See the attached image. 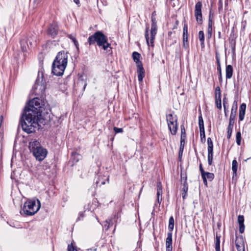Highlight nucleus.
Returning a JSON list of instances; mask_svg holds the SVG:
<instances>
[{"label": "nucleus", "instance_id": "bb28decb", "mask_svg": "<svg viewBox=\"0 0 251 251\" xmlns=\"http://www.w3.org/2000/svg\"><path fill=\"white\" fill-rule=\"evenodd\" d=\"M180 128H181V133L180 141H182V142H184V140L186 138V132H185L184 126L183 125H181L180 126Z\"/></svg>", "mask_w": 251, "mask_h": 251}, {"label": "nucleus", "instance_id": "e433bc0d", "mask_svg": "<svg viewBox=\"0 0 251 251\" xmlns=\"http://www.w3.org/2000/svg\"><path fill=\"white\" fill-rule=\"evenodd\" d=\"M105 223H107L108 224V226H107V227L106 228V230H108L109 228L111 226L113 225V219H108L105 221Z\"/></svg>", "mask_w": 251, "mask_h": 251}, {"label": "nucleus", "instance_id": "20e7f679", "mask_svg": "<svg viewBox=\"0 0 251 251\" xmlns=\"http://www.w3.org/2000/svg\"><path fill=\"white\" fill-rule=\"evenodd\" d=\"M29 149L36 159L39 161L43 160L47 156V150L43 148L40 142L36 139L32 140L29 142Z\"/></svg>", "mask_w": 251, "mask_h": 251}, {"label": "nucleus", "instance_id": "052dcab7", "mask_svg": "<svg viewBox=\"0 0 251 251\" xmlns=\"http://www.w3.org/2000/svg\"><path fill=\"white\" fill-rule=\"evenodd\" d=\"M231 49H232V51L233 53H234L235 50V42L234 43L233 45H232Z\"/></svg>", "mask_w": 251, "mask_h": 251}, {"label": "nucleus", "instance_id": "79ce46f5", "mask_svg": "<svg viewBox=\"0 0 251 251\" xmlns=\"http://www.w3.org/2000/svg\"><path fill=\"white\" fill-rule=\"evenodd\" d=\"M84 212L85 211L80 212L79 213L78 217L77 218V221H80L82 219V218L84 217Z\"/></svg>", "mask_w": 251, "mask_h": 251}, {"label": "nucleus", "instance_id": "8fccbe9b", "mask_svg": "<svg viewBox=\"0 0 251 251\" xmlns=\"http://www.w3.org/2000/svg\"><path fill=\"white\" fill-rule=\"evenodd\" d=\"M73 43H74L76 49H77V50H79V44H78V42H77L76 39L75 40V41H74Z\"/></svg>", "mask_w": 251, "mask_h": 251}, {"label": "nucleus", "instance_id": "c756f323", "mask_svg": "<svg viewBox=\"0 0 251 251\" xmlns=\"http://www.w3.org/2000/svg\"><path fill=\"white\" fill-rule=\"evenodd\" d=\"M199 126L200 130L204 129V122L201 115L199 116Z\"/></svg>", "mask_w": 251, "mask_h": 251}, {"label": "nucleus", "instance_id": "4be33fe9", "mask_svg": "<svg viewBox=\"0 0 251 251\" xmlns=\"http://www.w3.org/2000/svg\"><path fill=\"white\" fill-rule=\"evenodd\" d=\"M21 46V50L23 52H25L27 50V48L28 45L27 43V40L25 39H22L20 41Z\"/></svg>", "mask_w": 251, "mask_h": 251}, {"label": "nucleus", "instance_id": "69168bd1", "mask_svg": "<svg viewBox=\"0 0 251 251\" xmlns=\"http://www.w3.org/2000/svg\"><path fill=\"white\" fill-rule=\"evenodd\" d=\"M218 38L219 39L221 38V32L220 31L218 32Z\"/></svg>", "mask_w": 251, "mask_h": 251}, {"label": "nucleus", "instance_id": "774afa93", "mask_svg": "<svg viewBox=\"0 0 251 251\" xmlns=\"http://www.w3.org/2000/svg\"><path fill=\"white\" fill-rule=\"evenodd\" d=\"M107 226H108V224L105 223V224L104 225V226L105 228V229L106 228Z\"/></svg>", "mask_w": 251, "mask_h": 251}, {"label": "nucleus", "instance_id": "6e6d98bb", "mask_svg": "<svg viewBox=\"0 0 251 251\" xmlns=\"http://www.w3.org/2000/svg\"><path fill=\"white\" fill-rule=\"evenodd\" d=\"M215 101H222L221 100V95H215Z\"/></svg>", "mask_w": 251, "mask_h": 251}, {"label": "nucleus", "instance_id": "13d9d810", "mask_svg": "<svg viewBox=\"0 0 251 251\" xmlns=\"http://www.w3.org/2000/svg\"><path fill=\"white\" fill-rule=\"evenodd\" d=\"M232 132L231 131H228L227 130V139H229L231 136L232 135Z\"/></svg>", "mask_w": 251, "mask_h": 251}, {"label": "nucleus", "instance_id": "4c0bfd02", "mask_svg": "<svg viewBox=\"0 0 251 251\" xmlns=\"http://www.w3.org/2000/svg\"><path fill=\"white\" fill-rule=\"evenodd\" d=\"M213 153H208V163L209 165H212Z\"/></svg>", "mask_w": 251, "mask_h": 251}, {"label": "nucleus", "instance_id": "5fc2aeb1", "mask_svg": "<svg viewBox=\"0 0 251 251\" xmlns=\"http://www.w3.org/2000/svg\"><path fill=\"white\" fill-rule=\"evenodd\" d=\"M68 37L71 39L72 40V41L73 42L74 41H75V40H76V38L72 34H69L68 35Z\"/></svg>", "mask_w": 251, "mask_h": 251}, {"label": "nucleus", "instance_id": "0eeeda50", "mask_svg": "<svg viewBox=\"0 0 251 251\" xmlns=\"http://www.w3.org/2000/svg\"><path fill=\"white\" fill-rule=\"evenodd\" d=\"M174 228V219L173 216L169 218L168 229L170 232L167 233V237L166 239V251L172 250V231Z\"/></svg>", "mask_w": 251, "mask_h": 251}, {"label": "nucleus", "instance_id": "bf43d9fd", "mask_svg": "<svg viewBox=\"0 0 251 251\" xmlns=\"http://www.w3.org/2000/svg\"><path fill=\"white\" fill-rule=\"evenodd\" d=\"M233 128V126H230V125H228V126H227V130L232 131Z\"/></svg>", "mask_w": 251, "mask_h": 251}, {"label": "nucleus", "instance_id": "6e6552de", "mask_svg": "<svg viewBox=\"0 0 251 251\" xmlns=\"http://www.w3.org/2000/svg\"><path fill=\"white\" fill-rule=\"evenodd\" d=\"M44 84L43 73L42 71H39L37 78L33 88L35 90H37L39 88L40 90H41V93L43 94L45 90Z\"/></svg>", "mask_w": 251, "mask_h": 251}, {"label": "nucleus", "instance_id": "393cba45", "mask_svg": "<svg viewBox=\"0 0 251 251\" xmlns=\"http://www.w3.org/2000/svg\"><path fill=\"white\" fill-rule=\"evenodd\" d=\"M238 168L237 161L234 159L232 162V171L233 172V176H236Z\"/></svg>", "mask_w": 251, "mask_h": 251}, {"label": "nucleus", "instance_id": "b1692460", "mask_svg": "<svg viewBox=\"0 0 251 251\" xmlns=\"http://www.w3.org/2000/svg\"><path fill=\"white\" fill-rule=\"evenodd\" d=\"M199 38L201 42V48L204 47V34L203 31H200L199 32Z\"/></svg>", "mask_w": 251, "mask_h": 251}, {"label": "nucleus", "instance_id": "c85d7f7f", "mask_svg": "<svg viewBox=\"0 0 251 251\" xmlns=\"http://www.w3.org/2000/svg\"><path fill=\"white\" fill-rule=\"evenodd\" d=\"M184 142H182V141H180V146L179 153H178V158L180 161L181 159L182 153H183V149H184Z\"/></svg>", "mask_w": 251, "mask_h": 251}, {"label": "nucleus", "instance_id": "0e129e2a", "mask_svg": "<svg viewBox=\"0 0 251 251\" xmlns=\"http://www.w3.org/2000/svg\"><path fill=\"white\" fill-rule=\"evenodd\" d=\"M162 201V197H161V199L160 200L159 198L157 197V201L160 204L161 203V201Z\"/></svg>", "mask_w": 251, "mask_h": 251}, {"label": "nucleus", "instance_id": "423d86ee", "mask_svg": "<svg viewBox=\"0 0 251 251\" xmlns=\"http://www.w3.org/2000/svg\"><path fill=\"white\" fill-rule=\"evenodd\" d=\"M168 128L172 135H176L177 130V117L174 113L166 114Z\"/></svg>", "mask_w": 251, "mask_h": 251}, {"label": "nucleus", "instance_id": "aec40b11", "mask_svg": "<svg viewBox=\"0 0 251 251\" xmlns=\"http://www.w3.org/2000/svg\"><path fill=\"white\" fill-rule=\"evenodd\" d=\"M237 107V101L234 100L232 106L230 117L236 118Z\"/></svg>", "mask_w": 251, "mask_h": 251}, {"label": "nucleus", "instance_id": "09e8293b", "mask_svg": "<svg viewBox=\"0 0 251 251\" xmlns=\"http://www.w3.org/2000/svg\"><path fill=\"white\" fill-rule=\"evenodd\" d=\"M200 171L201 172V176H203V175H204V173L205 172L202 168L201 164H200Z\"/></svg>", "mask_w": 251, "mask_h": 251}, {"label": "nucleus", "instance_id": "ddd939ff", "mask_svg": "<svg viewBox=\"0 0 251 251\" xmlns=\"http://www.w3.org/2000/svg\"><path fill=\"white\" fill-rule=\"evenodd\" d=\"M109 176H99L98 178V180L96 182L97 185L100 186L102 185L105 184L106 182H107V183H109Z\"/></svg>", "mask_w": 251, "mask_h": 251}, {"label": "nucleus", "instance_id": "338daca9", "mask_svg": "<svg viewBox=\"0 0 251 251\" xmlns=\"http://www.w3.org/2000/svg\"><path fill=\"white\" fill-rule=\"evenodd\" d=\"M86 86H87V83L85 82V83H84V85L83 90H85V88H86Z\"/></svg>", "mask_w": 251, "mask_h": 251}, {"label": "nucleus", "instance_id": "a19ab883", "mask_svg": "<svg viewBox=\"0 0 251 251\" xmlns=\"http://www.w3.org/2000/svg\"><path fill=\"white\" fill-rule=\"evenodd\" d=\"M113 129L116 133H122L123 132V129L122 128H118L117 127H114Z\"/></svg>", "mask_w": 251, "mask_h": 251}, {"label": "nucleus", "instance_id": "72a5a7b5", "mask_svg": "<svg viewBox=\"0 0 251 251\" xmlns=\"http://www.w3.org/2000/svg\"><path fill=\"white\" fill-rule=\"evenodd\" d=\"M241 139L242 137L241 132L240 131H238L236 133V142L238 146H240L241 145Z\"/></svg>", "mask_w": 251, "mask_h": 251}, {"label": "nucleus", "instance_id": "f704fd0d", "mask_svg": "<svg viewBox=\"0 0 251 251\" xmlns=\"http://www.w3.org/2000/svg\"><path fill=\"white\" fill-rule=\"evenodd\" d=\"M215 57H216V59L217 65V68H221V63H220V54L218 52H216Z\"/></svg>", "mask_w": 251, "mask_h": 251}, {"label": "nucleus", "instance_id": "680f3d73", "mask_svg": "<svg viewBox=\"0 0 251 251\" xmlns=\"http://www.w3.org/2000/svg\"><path fill=\"white\" fill-rule=\"evenodd\" d=\"M74 2L76 3L78 6H80V2H79V0H74Z\"/></svg>", "mask_w": 251, "mask_h": 251}, {"label": "nucleus", "instance_id": "a18cd8bd", "mask_svg": "<svg viewBox=\"0 0 251 251\" xmlns=\"http://www.w3.org/2000/svg\"><path fill=\"white\" fill-rule=\"evenodd\" d=\"M235 118L230 117L228 125L233 126L234 122H235Z\"/></svg>", "mask_w": 251, "mask_h": 251}, {"label": "nucleus", "instance_id": "6ab92c4d", "mask_svg": "<svg viewBox=\"0 0 251 251\" xmlns=\"http://www.w3.org/2000/svg\"><path fill=\"white\" fill-rule=\"evenodd\" d=\"M138 79L139 81L142 82L145 75V70L143 67L137 68Z\"/></svg>", "mask_w": 251, "mask_h": 251}, {"label": "nucleus", "instance_id": "f8f14e48", "mask_svg": "<svg viewBox=\"0 0 251 251\" xmlns=\"http://www.w3.org/2000/svg\"><path fill=\"white\" fill-rule=\"evenodd\" d=\"M157 21L155 17L154 16V12L152 14L151 16V34L153 36H155L157 33Z\"/></svg>", "mask_w": 251, "mask_h": 251}, {"label": "nucleus", "instance_id": "49530a36", "mask_svg": "<svg viewBox=\"0 0 251 251\" xmlns=\"http://www.w3.org/2000/svg\"><path fill=\"white\" fill-rule=\"evenodd\" d=\"M217 108L219 109H222V101H215Z\"/></svg>", "mask_w": 251, "mask_h": 251}, {"label": "nucleus", "instance_id": "c9c22d12", "mask_svg": "<svg viewBox=\"0 0 251 251\" xmlns=\"http://www.w3.org/2000/svg\"><path fill=\"white\" fill-rule=\"evenodd\" d=\"M200 136L201 142H204L205 141V134L204 129L200 130Z\"/></svg>", "mask_w": 251, "mask_h": 251}, {"label": "nucleus", "instance_id": "c03bdc74", "mask_svg": "<svg viewBox=\"0 0 251 251\" xmlns=\"http://www.w3.org/2000/svg\"><path fill=\"white\" fill-rule=\"evenodd\" d=\"M68 251H77L76 249L72 245V244L69 245L68 246Z\"/></svg>", "mask_w": 251, "mask_h": 251}, {"label": "nucleus", "instance_id": "f257e3e1", "mask_svg": "<svg viewBox=\"0 0 251 251\" xmlns=\"http://www.w3.org/2000/svg\"><path fill=\"white\" fill-rule=\"evenodd\" d=\"M50 111L47 101L44 99L35 98L30 100L20 118L23 130L27 133L35 132L39 129V122Z\"/></svg>", "mask_w": 251, "mask_h": 251}, {"label": "nucleus", "instance_id": "cd10ccee", "mask_svg": "<svg viewBox=\"0 0 251 251\" xmlns=\"http://www.w3.org/2000/svg\"><path fill=\"white\" fill-rule=\"evenodd\" d=\"M72 156L73 157V160L75 162H78L79 160L81 159V155L79 153H77L75 152H74L72 153Z\"/></svg>", "mask_w": 251, "mask_h": 251}, {"label": "nucleus", "instance_id": "1a4fd4ad", "mask_svg": "<svg viewBox=\"0 0 251 251\" xmlns=\"http://www.w3.org/2000/svg\"><path fill=\"white\" fill-rule=\"evenodd\" d=\"M201 7L202 3L201 1H198L196 3L195 7V16L199 24H201L202 22Z\"/></svg>", "mask_w": 251, "mask_h": 251}, {"label": "nucleus", "instance_id": "37998d69", "mask_svg": "<svg viewBox=\"0 0 251 251\" xmlns=\"http://www.w3.org/2000/svg\"><path fill=\"white\" fill-rule=\"evenodd\" d=\"M221 95L220 87L219 86H217L215 88V95Z\"/></svg>", "mask_w": 251, "mask_h": 251}, {"label": "nucleus", "instance_id": "f03ea898", "mask_svg": "<svg viewBox=\"0 0 251 251\" xmlns=\"http://www.w3.org/2000/svg\"><path fill=\"white\" fill-rule=\"evenodd\" d=\"M87 42L90 46L95 45L101 48L104 50L106 51L107 53L112 52V48L111 44L108 42V39L106 36L101 31H97L93 35L90 36Z\"/></svg>", "mask_w": 251, "mask_h": 251}, {"label": "nucleus", "instance_id": "9b49d317", "mask_svg": "<svg viewBox=\"0 0 251 251\" xmlns=\"http://www.w3.org/2000/svg\"><path fill=\"white\" fill-rule=\"evenodd\" d=\"M235 246L238 251H245L244 240L242 236L236 237Z\"/></svg>", "mask_w": 251, "mask_h": 251}, {"label": "nucleus", "instance_id": "39448f33", "mask_svg": "<svg viewBox=\"0 0 251 251\" xmlns=\"http://www.w3.org/2000/svg\"><path fill=\"white\" fill-rule=\"evenodd\" d=\"M40 206V202L39 200H37V204L35 201H26L20 211V213L22 215H33L39 210Z\"/></svg>", "mask_w": 251, "mask_h": 251}, {"label": "nucleus", "instance_id": "864d4df0", "mask_svg": "<svg viewBox=\"0 0 251 251\" xmlns=\"http://www.w3.org/2000/svg\"><path fill=\"white\" fill-rule=\"evenodd\" d=\"M202 178L203 179V183L206 186L207 185V181L206 179V177L205 176L203 175V176H201Z\"/></svg>", "mask_w": 251, "mask_h": 251}, {"label": "nucleus", "instance_id": "4468645a", "mask_svg": "<svg viewBox=\"0 0 251 251\" xmlns=\"http://www.w3.org/2000/svg\"><path fill=\"white\" fill-rule=\"evenodd\" d=\"M145 38L146 42L147 43V44L148 46H151V47L154 46V40L155 39V36H153L151 34V39H150V42H149V27H146V31H145Z\"/></svg>", "mask_w": 251, "mask_h": 251}, {"label": "nucleus", "instance_id": "5701e85b", "mask_svg": "<svg viewBox=\"0 0 251 251\" xmlns=\"http://www.w3.org/2000/svg\"><path fill=\"white\" fill-rule=\"evenodd\" d=\"M207 145H208V153H213V144L211 138H207Z\"/></svg>", "mask_w": 251, "mask_h": 251}, {"label": "nucleus", "instance_id": "dca6fc26", "mask_svg": "<svg viewBox=\"0 0 251 251\" xmlns=\"http://www.w3.org/2000/svg\"><path fill=\"white\" fill-rule=\"evenodd\" d=\"M246 109V104L245 103H242L240 106L239 119V121H243L244 119Z\"/></svg>", "mask_w": 251, "mask_h": 251}, {"label": "nucleus", "instance_id": "ea45409f", "mask_svg": "<svg viewBox=\"0 0 251 251\" xmlns=\"http://www.w3.org/2000/svg\"><path fill=\"white\" fill-rule=\"evenodd\" d=\"M217 70L219 73V80L220 83L221 84L223 82L221 68H217Z\"/></svg>", "mask_w": 251, "mask_h": 251}, {"label": "nucleus", "instance_id": "4d7b16f0", "mask_svg": "<svg viewBox=\"0 0 251 251\" xmlns=\"http://www.w3.org/2000/svg\"><path fill=\"white\" fill-rule=\"evenodd\" d=\"M183 46L185 49H187L188 47V42H185L184 40H183Z\"/></svg>", "mask_w": 251, "mask_h": 251}, {"label": "nucleus", "instance_id": "3c124183", "mask_svg": "<svg viewBox=\"0 0 251 251\" xmlns=\"http://www.w3.org/2000/svg\"><path fill=\"white\" fill-rule=\"evenodd\" d=\"M187 32H188L187 25H184L183 26V33H184V34H185V33L186 34Z\"/></svg>", "mask_w": 251, "mask_h": 251}, {"label": "nucleus", "instance_id": "603ef678", "mask_svg": "<svg viewBox=\"0 0 251 251\" xmlns=\"http://www.w3.org/2000/svg\"><path fill=\"white\" fill-rule=\"evenodd\" d=\"M212 24H213V22H212V19L211 17V14H210L209 15V19H208V26H212Z\"/></svg>", "mask_w": 251, "mask_h": 251}, {"label": "nucleus", "instance_id": "2eb2a0df", "mask_svg": "<svg viewBox=\"0 0 251 251\" xmlns=\"http://www.w3.org/2000/svg\"><path fill=\"white\" fill-rule=\"evenodd\" d=\"M140 54L136 51L132 53V58L134 61L136 63L137 68L143 67L141 61H140Z\"/></svg>", "mask_w": 251, "mask_h": 251}, {"label": "nucleus", "instance_id": "7c9ffc66", "mask_svg": "<svg viewBox=\"0 0 251 251\" xmlns=\"http://www.w3.org/2000/svg\"><path fill=\"white\" fill-rule=\"evenodd\" d=\"M204 176H205L206 179H207L209 181H212L214 178V175L213 173L209 172H205L204 173Z\"/></svg>", "mask_w": 251, "mask_h": 251}, {"label": "nucleus", "instance_id": "58836bf2", "mask_svg": "<svg viewBox=\"0 0 251 251\" xmlns=\"http://www.w3.org/2000/svg\"><path fill=\"white\" fill-rule=\"evenodd\" d=\"M212 26H208L207 29V37L210 38L212 36Z\"/></svg>", "mask_w": 251, "mask_h": 251}, {"label": "nucleus", "instance_id": "e2e57ef3", "mask_svg": "<svg viewBox=\"0 0 251 251\" xmlns=\"http://www.w3.org/2000/svg\"><path fill=\"white\" fill-rule=\"evenodd\" d=\"M2 121H3V116H0V127H1V125H2Z\"/></svg>", "mask_w": 251, "mask_h": 251}, {"label": "nucleus", "instance_id": "f3484780", "mask_svg": "<svg viewBox=\"0 0 251 251\" xmlns=\"http://www.w3.org/2000/svg\"><path fill=\"white\" fill-rule=\"evenodd\" d=\"M238 222L239 225V232L241 233H243L245 230L244 217L243 215L238 216Z\"/></svg>", "mask_w": 251, "mask_h": 251}, {"label": "nucleus", "instance_id": "2f4dec72", "mask_svg": "<svg viewBox=\"0 0 251 251\" xmlns=\"http://www.w3.org/2000/svg\"><path fill=\"white\" fill-rule=\"evenodd\" d=\"M220 237L216 236V242H215V249L216 251H220Z\"/></svg>", "mask_w": 251, "mask_h": 251}, {"label": "nucleus", "instance_id": "a878e982", "mask_svg": "<svg viewBox=\"0 0 251 251\" xmlns=\"http://www.w3.org/2000/svg\"><path fill=\"white\" fill-rule=\"evenodd\" d=\"M162 185L160 182H158L157 183V196L159 198L160 196L162 197Z\"/></svg>", "mask_w": 251, "mask_h": 251}, {"label": "nucleus", "instance_id": "412c9836", "mask_svg": "<svg viewBox=\"0 0 251 251\" xmlns=\"http://www.w3.org/2000/svg\"><path fill=\"white\" fill-rule=\"evenodd\" d=\"M186 180H187L186 177H185L184 178V183H183V193H182V198L183 199H185V197L186 196V194H187V192L188 189V184L187 183Z\"/></svg>", "mask_w": 251, "mask_h": 251}, {"label": "nucleus", "instance_id": "de8ad7c7", "mask_svg": "<svg viewBox=\"0 0 251 251\" xmlns=\"http://www.w3.org/2000/svg\"><path fill=\"white\" fill-rule=\"evenodd\" d=\"M188 33L187 32V33L184 34V33H183V40H184L185 42H187L188 41Z\"/></svg>", "mask_w": 251, "mask_h": 251}, {"label": "nucleus", "instance_id": "473e14b6", "mask_svg": "<svg viewBox=\"0 0 251 251\" xmlns=\"http://www.w3.org/2000/svg\"><path fill=\"white\" fill-rule=\"evenodd\" d=\"M227 104H228V103L227 102V99H226V97H225L223 98V106H224V112H225V114L226 117H227V113L228 112V110L226 109V106H227Z\"/></svg>", "mask_w": 251, "mask_h": 251}, {"label": "nucleus", "instance_id": "9d476101", "mask_svg": "<svg viewBox=\"0 0 251 251\" xmlns=\"http://www.w3.org/2000/svg\"><path fill=\"white\" fill-rule=\"evenodd\" d=\"M58 25L56 23H53L50 24L48 29V34L52 38H54L58 33Z\"/></svg>", "mask_w": 251, "mask_h": 251}, {"label": "nucleus", "instance_id": "a211bd4d", "mask_svg": "<svg viewBox=\"0 0 251 251\" xmlns=\"http://www.w3.org/2000/svg\"><path fill=\"white\" fill-rule=\"evenodd\" d=\"M233 74V68L231 65L226 66V79H230L232 77Z\"/></svg>", "mask_w": 251, "mask_h": 251}, {"label": "nucleus", "instance_id": "7ed1b4c3", "mask_svg": "<svg viewBox=\"0 0 251 251\" xmlns=\"http://www.w3.org/2000/svg\"><path fill=\"white\" fill-rule=\"evenodd\" d=\"M68 62L67 52L59 51L52 65V73L56 75L60 76L63 74Z\"/></svg>", "mask_w": 251, "mask_h": 251}]
</instances>
